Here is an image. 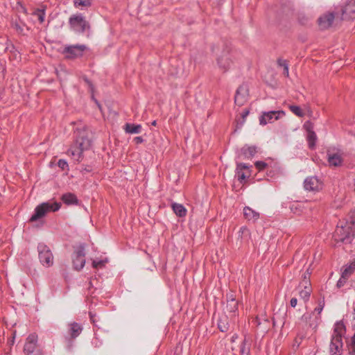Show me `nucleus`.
<instances>
[{
    "mask_svg": "<svg viewBox=\"0 0 355 355\" xmlns=\"http://www.w3.org/2000/svg\"><path fill=\"white\" fill-rule=\"evenodd\" d=\"M347 330L346 324L343 320L338 321L334 324V333H343Z\"/></svg>",
    "mask_w": 355,
    "mask_h": 355,
    "instance_id": "c756f323",
    "label": "nucleus"
},
{
    "mask_svg": "<svg viewBox=\"0 0 355 355\" xmlns=\"http://www.w3.org/2000/svg\"><path fill=\"white\" fill-rule=\"evenodd\" d=\"M289 109L293 114H295L297 116L302 117L304 115V112L297 105H290Z\"/></svg>",
    "mask_w": 355,
    "mask_h": 355,
    "instance_id": "72a5a7b5",
    "label": "nucleus"
},
{
    "mask_svg": "<svg viewBox=\"0 0 355 355\" xmlns=\"http://www.w3.org/2000/svg\"><path fill=\"white\" fill-rule=\"evenodd\" d=\"M346 321L348 327H351V330L355 331V307L352 313L346 315Z\"/></svg>",
    "mask_w": 355,
    "mask_h": 355,
    "instance_id": "cd10ccee",
    "label": "nucleus"
},
{
    "mask_svg": "<svg viewBox=\"0 0 355 355\" xmlns=\"http://www.w3.org/2000/svg\"><path fill=\"white\" fill-rule=\"evenodd\" d=\"M87 46L84 44L67 45L64 47L62 53L69 59H73L83 55Z\"/></svg>",
    "mask_w": 355,
    "mask_h": 355,
    "instance_id": "6e6552de",
    "label": "nucleus"
},
{
    "mask_svg": "<svg viewBox=\"0 0 355 355\" xmlns=\"http://www.w3.org/2000/svg\"><path fill=\"white\" fill-rule=\"evenodd\" d=\"M227 300H236L234 295L232 293H230L227 295Z\"/></svg>",
    "mask_w": 355,
    "mask_h": 355,
    "instance_id": "49530a36",
    "label": "nucleus"
},
{
    "mask_svg": "<svg viewBox=\"0 0 355 355\" xmlns=\"http://www.w3.org/2000/svg\"><path fill=\"white\" fill-rule=\"evenodd\" d=\"M297 303V300L295 297H293L291 300L290 304L292 307H295Z\"/></svg>",
    "mask_w": 355,
    "mask_h": 355,
    "instance_id": "a18cd8bd",
    "label": "nucleus"
},
{
    "mask_svg": "<svg viewBox=\"0 0 355 355\" xmlns=\"http://www.w3.org/2000/svg\"><path fill=\"white\" fill-rule=\"evenodd\" d=\"M323 182L317 176L307 177L304 181V188L306 191L318 192L323 188Z\"/></svg>",
    "mask_w": 355,
    "mask_h": 355,
    "instance_id": "1a4fd4ad",
    "label": "nucleus"
},
{
    "mask_svg": "<svg viewBox=\"0 0 355 355\" xmlns=\"http://www.w3.org/2000/svg\"><path fill=\"white\" fill-rule=\"evenodd\" d=\"M58 166L63 171L69 170V165L65 159H59L58 162Z\"/></svg>",
    "mask_w": 355,
    "mask_h": 355,
    "instance_id": "4c0bfd02",
    "label": "nucleus"
},
{
    "mask_svg": "<svg viewBox=\"0 0 355 355\" xmlns=\"http://www.w3.org/2000/svg\"><path fill=\"white\" fill-rule=\"evenodd\" d=\"M107 262V259H95L92 261V266L94 268L98 269L102 268L105 266V263Z\"/></svg>",
    "mask_w": 355,
    "mask_h": 355,
    "instance_id": "473e14b6",
    "label": "nucleus"
},
{
    "mask_svg": "<svg viewBox=\"0 0 355 355\" xmlns=\"http://www.w3.org/2000/svg\"><path fill=\"white\" fill-rule=\"evenodd\" d=\"M334 20L340 21L338 12L336 13L329 12L319 17L318 24L320 28L327 29L332 25Z\"/></svg>",
    "mask_w": 355,
    "mask_h": 355,
    "instance_id": "9b49d317",
    "label": "nucleus"
},
{
    "mask_svg": "<svg viewBox=\"0 0 355 355\" xmlns=\"http://www.w3.org/2000/svg\"><path fill=\"white\" fill-rule=\"evenodd\" d=\"M340 20H349L355 18V0H350L342 5L339 11Z\"/></svg>",
    "mask_w": 355,
    "mask_h": 355,
    "instance_id": "0eeeda50",
    "label": "nucleus"
},
{
    "mask_svg": "<svg viewBox=\"0 0 355 355\" xmlns=\"http://www.w3.org/2000/svg\"><path fill=\"white\" fill-rule=\"evenodd\" d=\"M348 349L350 354L355 355V334L353 335L348 343Z\"/></svg>",
    "mask_w": 355,
    "mask_h": 355,
    "instance_id": "c9c22d12",
    "label": "nucleus"
},
{
    "mask_svg": "<svg viewBox=\"0 0 355 355\" xmlns=\"http://www.w3.org/2000/svg\"><path fill=\"white\" fill-rule=\"evenodd\" d=\"M70 28L76 33H83L89 28V24L82 14L71 15L69 19Z\"/></svg>",
    "mask_w": 355,
    "mask_h": 355,
    "instance_id": "20e7f679",
    "label": "nucleus"
},
{
    "mask_svg": "<svg viewBox=\"0 0 355 355\" xmlns=\"http://www.w3.org/2000/svg\"><path fill=\"white\" fill-rule=\"evenodd\" d=\"M15 336L12 337V343L14 342Z\"/></svg>",
    "mask_w": 355,
    "mask_h": 355,
    "instance_id": "864d4df0",
    "label": "nucleus"
},
{
    "mask_svg": "<svg viewBox=\"0 0 355 355\" xmlns=\"http://www.w3.org/2000/svg\"><path fill=\"white\" fill-rule=\"evenodd\" d=\"M74 6L76 8H83L90 6L91 0H73Z\"/></svg>",
    "mask_w": 355,
    "mask_h": 355,
    "instance_id": "2f4dec72",
    "label": "nucleus"
},
{
    "mask_svg": "<svg viewBox=\"0 0 355 355\" xmlns=\"http://www.w3.org/2000/svg\"><path fill=\"white\" fill-rule=\"evenodd\" d=\"M171 207L174 213L179 217H184L187 215V209L182 205L176 202H173L171 204Z\"/></svg>",
    "mask_w": 355,
    "mask_h": 355,
    "instance_id": "4be33fe9",
    "label": "nucleus"
},
{
    "mask_svg": "<svg viewBox=\"0 0 355 355\" xmlns=\"http://www.w3.org/2000/svg\"><path fill=\"white\" fill-rule=\"evenodd\" d=\"M135 139L137 144H140L144 141V139L141 137H135Z\"/></svg>",
    "mask_w": 355,
    "mask_h": 355,
    "instance_id": "de8ad7c7",
    "label": "nucleus"
},
{
    "mask_svg": "<svg viewBox=\"0 0 355 355\" xmlns=\"http://www.w3.org/2000/svg\"><path fill=\"white\" fill-rule=\"evenodd\" d=\"M32 15L37 18L40 24H42L45 19V8L42 7V8L35 10Z\"/></svg>",
    "mask_w": 355,
    "mask_h": 355,
    "instance_id": "c85d7f7f",
    "label": "nucleus"
},
{
    "mask_svg": "<svg viewBox=\"0 0 355 355\" xmlns=\"http://www.w3.org/2000/svg\"><path fill=\"white\" fill-rule=\"evenodd\" d=\"M12 26L17 33L20 35H24L26 34V31H28V27L22 22L15 21Z\"/></svg>",
    "mask_w": 355,
    "mask_h": 355,
    "instance_id": "bb28decb",
    "label": "nucleus"
},
{
    "mask_svg": "<svg viewBox=\"0 0 355 355\" xmlns=\"http://www.w3.org/2000/svg\"><path fill=\"white\" fill-rule=\"evenodd\" d=\"M71 335L72 338H75L76 337V336H78V334H71Z\"/></svg>",
    "mask_w": 355,
    "mask_h": 355,
    "instance_id": "3c124183",
    "label": "nucleus"
},
{
    "mask_svg": "<svg viewBox=\"0 0 355 355\" xmlns=\"http://www.w3.org/2000/svg\"><path fill=\"white\" fill-rule=\"evenodd\" d=\"M61 199L63 202L67 205L78 204L77 197L71 193H67L63 194Z\"/></svg>",
    "mask_w": 355,
    "mask_h": 355,
    "instance_id": "5701e85b",
    "label": "nucleus"
},
{
    "mask_svg": "<svg viewBox=\"0 0 355 355\" xmlns=\"http://www.w3.org/2000/svg\"><path fill=\"white\" fill-rule=\"evenodd\" d=\"M217 63L218 67L222 70H223L224 71H227L232 64L230 53L224 52L218 58Z\"/></svg>",
    "mask_w": 355,
    "mask_h": 355,
    "instance_id": "dca6fc26",
    "label": "nucleus"
},
{
    "mask_svg": "<svg viewBox=\"0 0 355 355\" xmlns=\"http://www.w3.org/2000/svg\"><path fill=\"white\" fill-rule=\"evenodd\" d=\"M243 215L245 218L251 223L257 222L260 216V214L258 211L254 210L248 206H245L243 208Z\"/></svg>",
    "mask_w": 355,
    "mask_h": 355,
    "instance_id": "a211bd4d",
    "label": "nucleus"
},
{
    "mask_svg": "<svg viewBox=\"0 0 355 355\" xmlns=\"http://www.w3.org/2000/svg\"><path fill=\"white\" fill-rule=\"evenodd\" d=\"M96 103H97V105H98V107H100V105L98 103V102H97V101H96Z\"/></svg>",
    "mask_w": 355,
    "mask_h": 355,
    "instance_id": "5fc2aeb1",
    "label": "nucleus"
},
{
    "mask_svg": "<svg viewBox=\"0 0 355 355\" xmlns=\"http://www.w3.org/2000/svg\"><path fill=\"white\" fill-rule=\"evenodd\" d=\"M243 156L246 158L253 157L257 153V147L254 146H245L241 148Z\"/></svg>",
    "mask_w": 355,
    "mask_h": 355,
    "instance_id": "b1692460",
    "label": "nucleus"
},
{
    "mask_svg": "<svg viewBox=\"0 0 355 355\" xmlns=\"http://www.w3.org/2000/svg\"><path fill=\"white\" fill-rule=\"evenodd\" d=\"M61 207V203L58 202L47 201L37 205L31 216L30 221L34 222L44 217L46 213L55 212Z\"/></svg>",
    "mask_w": 355,
    "mask_h": 355,
    "instance_id": "7ed1b4c3",
    "label": "nucleus"
},
{
    "mask_svg": "<svg viewBox=\"0 0 355 355\" xmlns=\"http://www.w3.org/2000/svg\"><path fill=\"white\" fill-rule=\"evenodd\" d=\"M38 257L40 263L45 267H50L53 264V256L49 248L44 243L37 245Z\"/></svg>",
    "mask_w": 355,
    "mask_h": 355,
    "instance_id": "39448f33",
    "label": "nucleus"
},
{
    "mask_svg": "<svg viewBox=\"0 0 355 355\" xmlns=\"http://www.w3.org/2000/svg\"><path fill=\"white\" fill-rule=\"evenodd\" d=\"M284 116L285 112L283 110L263 112L259 117V123L264 125L268 123H272Z\"/></svg>",
    "mask_w": 355,
    "mask_h": 355,
    "instance_id": "9d476101",
    "label": "nucleus"
},
{
    "mask_svg": "<svg viewBox=\"0 0 355 355\" xmlns=\"http://www.w3.org/2000/svg\"><path fill=\"white\" fill-rule=\"evenodd\" d=\"M37 342V334H30L26 338V343L24 345V352L26 354H31L35 350Z\"/></svg>",
    "mask_w": 355,
    "mask_h": 355,
    "instance_id": "f3484780",
    "label": "nucleus"
},
{
    "mask_svg": "<svg viewBox=\"0 0 355 355\" xmlns=\"http://www.w3.org/2000/svg\"><path fill=\"white\" fill-rule=\"evenodd\" d=\"M342 347V334H334L329 347L331 355H340Z\"/></svg>",
    "mask_w": 355,
    "mask_h": 355,
    "instance_id": "ddd939ff",
    "label": "nucleus"
},
{
    "mask_svg": "<svg viewBox=\"0 0 355 355\" xmlns=\"http://www.w3.org/2000/svg\"><path fill=\"white\" fill-rule=\"evenodd\" d=\"M277 63L279 66L282 67L283 68L284 67L285 64H288L286 60L282 59L278 60Z\"/></svg>",
    "mask_w": 355,
    "mask_h": 355,
    "instance_id": "c03bdc74",
    "label": "nucleus"
},
{
    "mask_svg": "<svg viewBox=\"0 0 355 355\" xmlns=\"http://www.w3.org/2000/svg\"><path fill=\"white\" fill-rule=\"evenodd\" d=\"M218 327L221 332H225L229 330V325L227 322V318L220 319L218 321Z\"/></svg>",
    "mask_w": 355,
    "mask_h": 355,
    "instance_id": "7c9ffc66",
    "label": "nucleus"
},
{
    "mask_svg": "<svg viewBox=\"0 0 355 355\" xmlns=\"http://www.w3.org/2000/svg\"><path fill=\"white\" fill-rule=\"evenodd\" d=\"M238 301L236 300H227L225 306L226 311L230 313L235 314L238 310Z\"/></svg>",
    "mask_w": 355,
    "mask_h": 355,
    "instance_id": "a878e982",
    "label": "nucleus"
},
{
    "mask_svg": "<svg viewBox=\"0 0 355 355\" xmlns=\"http://www.w3.org/2000/svg\"><path fill=\"white\" fill-rule=\"evenodd\" d=\"M304 126L306 128V129L308 132L306 139L308 141L309 147L310 148L313 149L315 146V144H316V141H317L316 134L313 130L312 125H308L307 123H305Z\"/></svg>",
    "mask_w": 355,
    "mask_h": 355,
    "instance_id": "6ab92c4d",
    "label": "nucleus"
},
{
    "mask_svg": "<svg viewBox=\"0 0 355 355\" xmlns=\"http://www.w3.org/2000/svg\"><path fill=\"white\" fill-rule=\"evenodd\" d=\"M254 165L259 171L263 170L268 166V164L263 161H257L255 162Z\"/></svg>",
    "mask_w": 355,
    "mask_h": 355,
    "instance_id": "58836bf2",
    "label": "nucleus"
},
{
    "mask_svg": "<svg viewBox=\"0 0 355 355\" xmlns=\"http://www.w3.org/2000/svg\"><path fill=\"white\" fill-rule=\"evenodd\" d=\"M348 279H343V277L341 275L338 281L337 282L336 286L338 288H341L344 286Z\"/></svg>",
    "mask_w": 355,
    "mask_h": 355,
    "instance_id": "79ce46f5",
    "label": "nucleus"
},
{
    "mask_svg": "<svg viewBox=\"0 0 355 355\" xmlns=\"http://www.w3.org/2000/svg\"><path fill=\"white\" fill-rule=\"evenodd\" d=\"M310 273L307 272V273H304L303 276V279H309Z\"/></svg>",
    "mask_w": 355,
    "mask_h": 355,
    "instance_id": "09e8293b",
    "label": "nucleus"
},
{
    "mask_svg": "<svg viewBox=\"0 0 355 355\" xmlns=\"http://www.w3.org/2000/svg\"><path fill=\"white\" fill-rule=\"evenodd\" d=\"M249 96L248 87L245 84L240 85L236 91L234 103L238 106L243 105L248 101Z\"/></svg>",
    "mask_w": 355,
    "mask_h": 355,
    "instance_id": "f8f14e48",
    "label": "nucleus"
},
{
    "mask_svg": "<svg viewBox=\"0 0 355 355\" xmlns=\"http://www.w3.org/2000/svg\"><path fill=\"white\" fill-rule=\"evenodd\" d=\"M74 144L68 150L67 154L75 160L80 161L83 152L90 148L92 141L89 138L88 130L85 125H80L76 128L74 130Z\"/></svg>",
    "mask_w": 355,
    "mask_h": 355,
    "instance_id": "f257e3e1",
    "label": "nucleus"
},
{
    "mask_svg": "<svg viewBox=\"0 0 355 355\" xmlns=\"http://www.w3.org/2000/svg\"><path fill=\"white\" fill-rule=\"evenodd\" d=\"M247 168H249V166L247 164L243 163L237 164L236 168V176L240 182H243L248 177L243 172V170Z\"/></svg>",
    "mask_w": 355,
    "mask_h": 355,
    "instance_id": "aec40b11",
    "label": "nucleus"
},
{
    "mask_svg": "<svg viewBox=\"0 0 355 355\" xmlns=\"http://www.w3.org/2000/svg\"><path fill=\"white\" fill-rule=\"evenodd\" d=\"M355 270V260L350 263L349 265H345L341 270V275L343 279H348Z\"/></svg>",
    "mask_w": 355,
    "mask_h": 355,
    "instance_id": "412c9836",
    "label": "nucleus"
},
{
    "mask_svg": "<svg viewBox=\"0 0 355 355\" xmlns=\"http://www.w3.org/2000/svg\"><path fill=\"white\" fill-rule=\"evenodd\" d=\"M249 114V111L248 110H245L243 114H242V117L243 118H245L246 116H248Z\"/></svg>",
    "mask_w": 355,
    "mask_h": 355,
    "instance_id": "8fccbe9b",
    "label": "nucleus"
},
{
    "mask_svg": "<svg viewBox=\"0 0 355 355\" xmlns=\"http://www.w3.org/2000/svg\"><path fill=\"white\" fill-rule=\"evenodd\" d=\"M327 162L330 166H340L343 162L342 153L338 152H327Z\"/></svg>",
    "mask_w": 355,
    "mask_h": 355,
    "instance_id": "2eb2a0df",
    "label": "nucleus"
},
{
    "mask_svg": "<svg viewBox=\"0 0 355 355\" xmlns=\"http://www.w3.org/2000/svg\"><path fill=\"white\" fill-rule=\"evenodd\" d=\"M17 10L18 12H24L25 14L27 13V10L26 8H25V6L21 3V2L20 1H17V7H16Z\"/></svg>",
    "mask_w": 355,
    "mask_h": 355,
    "instance_id": "ea45409f",
    "label": "nucleus"
},
{
    "mask_svg": "<svg viewBox=\"0 0 355 355\" xmlns=\"http://www.w3.org/2000/svg\"><path fill=\"white\" fill-rule=\"evenodd\" d=\"M324 306V300L319 302L317 307L314 309V311L311 313V315L314 317V321L310 323L309 326L312 330H315L320 322V314Z\"/></svg>",
    "mask_w": 355,
    "mask_h": 355,
    "instance_id": "4468645a",
    "label": "nucleus"
},
{
    "mask_svg": "<svg viewBox=\"0 0 355 355\" xmlns=\"http://www.w3.org/2000/svg\"><path fill=\"white\" fill-rule=\"evenodd\" d=\"M83 330L81 325L78 323L74 322L71 324V333H78Z\"/></svg>",
    "mask_w": 355,
    "mask_h": 355,
    "instance_id": "e433bc0d",
    "label": "nucleus"
},
{
    "mask_svg": "<svg viewBox=\"0 0 355 355\" xmlns=\"http://www.w3.org/2000/svg\"><path fill=\"white\" fill-rule=\"evenodd\" d=\"M283 73L284 76H286V77H288L289 76V71H288V64H285V66L284 67V71H283Z\"/></svg>",
    "mask_w": 355,
    "mask_h": 355,
    "instance_id": "37998d69",
    "label": "nucleus"
},
{
    "mask_svg": "<svg viewBox=\"0 0 355 355\" xmlns=\"http://www.w3.org/2000/svg\"><path fill=\"white\" fill-rule=\"evenodd\" d=\"M312 289L309 288L308 289H302L300 291V296L302 299H303L304 301H307L309 299V297L311 295Z\"/></svg>",
    "mask_w": 355,
    "mask_h": 355,
    "instance_id": "f704fd0d",
    "label": "nucleus"
},
{
    "mask_svg": "<svg viewBox=\"0 0 355 355\" xmlns=\"http://www.w3.org/2000/svg\"><path fill=\"white\" fill-rule=\"evenodd\" d=\"M141 125L139 124L126 123L125 130L130 134H139L141 131Z\"/></svg>",
    "mask_w": 355,
    "mask_h": 355,
    "instance_id": "393cba45",
    "label": "nucleus"
},
{
    "mask_svg": "<svg viewBox=\"0 0 355 355\" xmlns=\"http://www.w3.org/2000/svg\"><path fill=\"white\" fill-rule=\"evenodd\" d=\"M156 123H156V121H153L152 122V125H156Z\"/></svg>",
    "mask_w": 355,
    "mask_h": 355,
    "instance_id": "603ef678",
    "label": "nucleus"
},
{
    "mask_svg": "<svg viewBox=\"0 0 355 355\" xmlns=\"http://www.w3.org/2000/svg\"><path fill=\"white\" fill-rule=\"evenodd\" d=\"M300 286L303 287L304 289L311 288L310 279H302L300 283Z\"/></svg>",
    "mask_w": 355,
    "mask_h": 355,
    "instance_id": "a19ab883",
    "label": "nucleus"
},
{
    "mask_svg": "<svg viewBox=\"0 0 355 355\" xmlns=\"http://www.w3.org/2000/svg\"><path fill=\"white\" fill-rule=\"evenodd\" d=\"M355 219L350 222H340L335 231V239L343 243H350L354 236Z\"/></svg>",
    "mask_w": 355,
    "mask_h": 355,
    "instance_id": "f03ea898",
    "label": "nucleus"
},
{
    "mask_svg": "<svg viewBox=\"0 0 355 355\" xmlns=\"http://www.w3.org/2000/svg\"><path fill=\"white\" fill-rule=\"evenodd\" d=\"M85 246L80 245L72 254L73 267L76 270H80L85 265Z\"/></svg>",
    "mask_w": 355,
    "mask_h": 355,
    "instance_id": "423d86ee",
    "label": "nucleus"
}]
</instances>
